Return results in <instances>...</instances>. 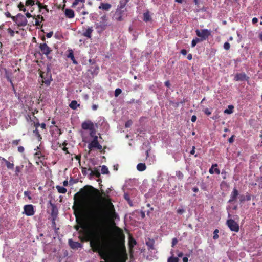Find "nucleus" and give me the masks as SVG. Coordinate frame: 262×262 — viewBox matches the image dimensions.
Wrapping results in <instances>:
<instances>
[{
    "mask_svg": "<svg viewBox=\"0 0 262 262\" xmlns=\"http://www.w3.org/2000/svg\"><path fill=\"white\" fill-rule=\"evenodd\" d=\"M107 204L106 211L100 208L92 210L90 216L93 221L90 224H85L82 221H76L79 225L75 227L76 230H81L79 233L82 236L81 241H90V246L95 252H98L101 259L106 258V252L102 249L100 242H103L105 246H111L113 241L111 239V230L105 226L107 219L114 220L116 217L114 206L109 198H103Z\"/></svg>",
    "mask_w": 262,
    "mask_h": 262,
    "instance_id": "obj_1",
    "label": "nucleus"
},
{
    "mask_svg": "<svg viewBox=\"0 0 262 262\" xmlns=\"http://www.w3.org/2000/svg\"><path fill=\"white\" fill-rule=\"evenodd\" d=\"M114 232L115 234V237L113 235V232L111 231V239L113 241V244L111 246H105L103 242H100L101 245L102 246V249L106 252V258L103 259L105 261H101L100 262H125V259L121 255H118L115 257L113 258L111 261L107 260L108 257V253L107 250L108 249H115L117 247V244H119L120 248L123 250V252L125 254L126 250L124 246L125 235L123 233L122 230L117 226L114 227Z\"/></svg>",
    "mask_w": 262,
    "mask_h": 262,
    "instance_id": "obj_2",
    "label": "nucleus"
},
{
    "mask_svg": "<svg viewBox=\"0 0 262 262\" xmlns=\"http://www.w3.org/2000/svg\"><path fill=\"white\" fill-rule=\"evenodd\" d=\"M89 190H85L81 191V192L77 193L74 196L75 203L79 209H82L84 205V199L87 196Z\"/></svg>",
    "mask_w": 262,
    "mask_h": 262,
    "instance_id": "obj_3",
    "label": "nucleus"
},
{
    "mask_svg": "<svg viewBox=\"0 0 262 262\" xmlns=\"http://www.w3.org/2000/svg\"><path fill=\"white\" fill-rule=\"evenodd\" d=\"M127 13L126 9H122L117 8L114 14L113 18L117 21H122L124 20V18L127 17Z\"/></svg>",
    "mask_w": 262,
    "mask_h": 262,
    "instance_id": "obj_4",
    "label": "nucleus"
},
{
    "mask_svg": "<svg viewBox=\"0 0 262 262\" xmlns=\"http://www.w3.org/2000/svg\"><path fill=\"white\" fill-rule=\"evenodd\" d=\"M40 76L42 79V83H44L47 86L50 84L52 81L51 72L49 68H47L46 71H40Z\"/></svg>",
    "mask_w": 262,
    "mask_h": 262,
    "instance_id": "obj_5",
    "label": "nucleus"
},
{
    "mask_svg": "<svg viewBox=\"0 0 262 262\" xmlns=\"http://www.w3.org/2000/svg\"><path fill=\"white\" fill-rule=\"evenodd\" d=\"M12 19L18 27L26 26L28 23L26 18L21 13H18L14 17H12Z\"/></svg>",
    "mask_w": 262,
    "mask_h": 262,
    "instance_id": "obj_6",
    "label": "nucleus"
},
{
    "mask_svg": "<svg viewBox=\"0 0 262 262\" xmlns=\"http://www.w3.org/2000/svg\"><path fill=\"white\" fill-rule=\"evenodd\" d=\"M196 35L200 38L201 41H203L208 38L211 35V31L206 29L198 30L196 31Z\"/></svg>",
    "mask_w": 262,
    "mask_h": 262,
    "instance_id": "obj_7",
    "label": "nucleus"
},
{
    "mask_svg": "<svg viewBox=\"0 0 262 262\" xmlns=\"http://www.w3.org/2000/svg\"><path fill=\"white\" fill-rule=\"evenodd\" d=\"M88 147L90 151L94 148H97L99 150L102 149V145L99 144L98 141V136L94 137L92 141L89 144Z\"/></svg>",
    "mask_w": 262,
    "mask_h": 262,
    "instance_id": "obj_8",
    "label": "nucleus"
},
{
    "mask_svg": "<svg viewBox=\"0 0 262 262\" xmlns=\"http://www.w3.org/2000/svg\"><path fill=\"white\" fill-rule=\"evenodd\" d=\"M226 224L231 231L237 232L239 231L238 224L232 219H229L226 222Z\"/></svg>",
    "mask_w": 262,
    "mask_h": 262,
    "instance_id": "obj_9",
    "label": "nucleus"
},
{
    "mask_svg": "<svg viewBox=\"0 0 262 262\" xmlns=\"http://www.w3.org/2000/svg\"><path fill=\"white\" fill-rule=\"evenodd\" d=\"M39 49L42 54L45 55L46 56L51 53L52 50L46 43H40L39 46Z\"/></svg>",
    "mask_w": 262,
    "mask_h": 262,
    "instance_id": "obj_10",
    "label": "nucleus"
},
{
    "mask_svg": "<svg viewBox=\"0 0 262 262\" xmlns=\"http://www.w3.org/2000/svg\"><path fill=\"white\" fill-rule=\"evenodd\" d=\"M49 204H50L52 209H51V216L52 217V223L53 224H55V220L56 219L58 214V210L56 205L52 203L51 201H49Z\"/></svg>",
    "mask_w": 262,
    "mask_h": 262,
    "instance_id": "obj_11",
    "label": "nucleus"
},
{
    "mask_svg": "<svg viewBox=\"0 0 262 262\" xmlns=\"http://www.w3.org/2000/svg\"><path fill=\"white\" fill-rule=\"evenodd\" d=\"M24 212L27 216H32L35 213L34 207L31 204L26 205L24 207Z\"/></svg>",
    "mask_w": 262,
    "mask_h": 262,
    "instance_id": "obj_12",
    "label": "nucleus"
},
{
    "mask_svg": "<svg viewBox=\"0 0 262 262\" xmlns=\"http://www.w3.org/2000/svg\"><path fill=\"white\" fill-rule=\"evenodd\" d=\"M94 123L90 120H87L81 124V128L84 130H93Z\"/></svg>",
    "mask_w": 262,
    "mask_h": 262,
    "instance_id": "obj_13",
    "label": "nucleus"
},
{
    "mask_svg": "<svg viewBox=\"0 0 262 262\" xmlns=\"http://www.w3.org/2000/svg\"><path fill=\"white\" fill-rule=\"evenodd\" d=\"M249 78L245 73H237L235 75L234 80L236 81H248Z\"/></svg>",
    "mask_w": 262,
    "mask_h": 262,
    "instance_id": "obj_14",
    "label": "nucleus"
},
{
    "mask_svg": "<svg viewBox=\"0 0 262 262\" xmlns=\"http://www.w3.org/2000/svg\"><path fill=\"white\" fill-rule=\"evenodd\" d=\"M239 192L237 189L235 187L233 188L231 194L230 198L228 201L229 203H232L236 201Z\"/></svg>",
    "mask_w": 262,
    "mask_h": 262,
    "instance_id": "obj_15",
    "label": "nucleus"
},
{
    "mask_svg": "<svg viewBox=\"0 0 262 262\" xmlns=\"http://www.w3.org/2000/svg\"><path fill=\"white\" fill-rule=\"evenodd\" d=\"M98 8L104 11H108L112 8V5L107 3H101Z\"/></svg>",
    "mask_w": 262,
    "mask_h": 262,
    "instance_id": "obj_16",
    "label": "nucleus"
},
{
    "mask_svg": "<svg viewBox=\"0 0 262 262\" xmlns=\"http://www.w3.org/2000/svg\"><path fill=\"white\" fill-rule=\"evenodd\" d=\"M64 14L66 17L69 19L73 18L75 17L74 11L71 9H66L64 10Z\"/></svg>",
    "mask_w": 262,
    "mask_h": 262,
    "instance_id": "obj_17",
    "label": "nucleus"
},
{
    "mask_svg": "<svg viewBox=\"0 0 262 262\" xmlns=\"http://www.w3.org/2000/svg\"><path fill=\"white\" fill-rule=\"evenodd\" d=\"M93 31V27H89L85 29V30L83 32L82 35L84 37H87L88 38H91L92 37V34Z\"/></svg>",
    "mask_w": 262,
    "mask_h": 262,
    "instance_id": "obj_18",
    "label": "nucleus"
},
{
    "mask_svg": "<svg viewBox=\"0 0 262 262\" xmlns=\"http://www.w3.org/2000/svg\"><path fill=\"white\" fill-rule=\"evenodd\" d=\"M69 244L72 249H77L81 247V244L78 242H74L72 239L69 240Z\"/></svg>",
    "mask_w": 262,
    "mask_h": 262,
    "instance_id": "obj_19",
    "label": "nucleus"
},
{
    "mask_svg": "<svg viewBox=\"0 0 262 262\" xmlns=\"http://www.w3.org/2000/svg\"><path fill=\"white\" fill-rule=\"evenodd\" d=\"M96 25V28L97 29H100L101 31H104L107 26L106 23H105V22H100L99 23H96L95 24Z\"/></svg>",
    "mask_w": 262,
    "mask_h": 262,
    "instance_id": "obj_20",
    "label": "nucleus"
},
{
    "mask_svg": "<svg viewBox=\"0 0 262 262\" xmlns=\"http://www.w3.org/2000/svg\"><path fill=\"white\" fill-rule=\"evenodd\" d=\"M88 170L91 171V176H95L97 178H99L100 177V173L97 168H94V170H92L91 168H89Z\"/></svg>",
    "mask_w": 262,
    "mask_h": 262,
    "instance_id": "obj_21",
    "label": "nucleus"
},
{
    "mask_svg": "<svg viewBox=\"0 0 262 262\" xmlns=\"http://www.w3.org/2000/svg\"><path fill=\"white\" fill-rule=\"evenodd\" d=\"M68 51H69V54L67 55V57L69 58H70V59L72 61L73 64H77L78 62L75 59L73 51H72V50H71V49L69 50Z\"/></svg>",
    "mask_w": 262,
    "mask_h": 262,
    "instance_id": "obj_22",
    "label": "nucleus"
},
{
    "mask_svg": "<svg viewBox=\"0 0 262 262\" xmlns=\"http://www.w3.org/2000/svg\"><path fill=\"white\" fill-rule=\"evenodd\" d=\"M154 244L155 241L152 239L148 238L147 241H146V244L148 247V250L154 249Z\"/></svg>",
    "mask_w": 262,
    "mask_h": 262,
    "instance_id": "obj_23",
    "label": "nucleus"
},
{
    "mask_svg": "<svg viewBox=\"0 0 262 262\" xmlns=\"http://www.w3.org/2000/svg\"><path fill=\"white\" fill-rule=\"evenodd\" d=\"M34 19H35V25L36 26H40L41 23L44 20L43 17L40 15L36 16Z\"/></svg>",
    "mask_w": 262,
    "mask_h": 262,
    "instance_id": "obj_24",
    "label": "nucleus"
},
{
    "mask_svg": "<svg viewBox=\"0 0 262 262\" xmlns=\"http://www.w3.org/2000/svg\"><path fill=\"white\" fill-rule=\"evenodd\" d=\"M2 160H3V161H4V162L5 163L6 165V166H7V168L8 169H13L14 168V165L13 163H10L9 161H8V160H7L6 159H5L4 158H2Z\"/></svg>",
    "mask_w": 262,
    "mask_h": 262,
    "instance_id": "obj_25",
    "label": "nucleus"
},
{
    "mask_svg": "<svg viewBox=\"0 0 262 262\" xmlns=\"http://www.w3.org/2000/svg\"><path fill=\"white\" fill-rule=\"evenodd\" d=\"M129 0H120L119 5H118L117 8L122 9H125V7Z\"/></svg>",
    "mask_w": 262,
    "mask_h": 262,
    "instance_id": "obj_26",
    "label": "nucleus"
},
{
    "mask_svg": "<svg viewBox=\"0 0 262 262\" xmlns=\"http://www.w3.org/2000/svg\"><path fill=\"white\" fill-rule=\"evenodd\" d=\"M24 167L23 165H20L19 166H17L15 167V175L17 177H19L20 175V173H21L23 168Z\"/></svg>",
    "mask_w": 262,
    "mask_h": 262,
    "instance_id": "obj_27",
    "label": "nucleus"
},
{
    "mask_svg": "<svg viewBox=\"0 0 262 262\" xmlns=\"http://www.w3.org/2000/svg\"><path fill=\"white\" fill-rule=\"evenodd\" d=\"M79 106L80 104L76 100H72L69 104V107L73 110H76Z\"/></svg>",
    "mask_w": 262,
    "mask_h": 262,
    "instance_id": "obj_28",
    "label": "nucleus"
},
{
    "mask_svg": "<svg viewBox=\"0 0 262 262\" xmlns=\"http://www.w3.org/2000/svg\"><path fill=\"white\" fill-rule=\"evenodd\" d=\"M137 169L139 171H143L146 169V166L145 163H140L137 165Z\"/></svg>",
    "mask_w": 262,
    "mask_h": 262,
    "instance_id": "obj_29",
    "label": "nucleus"
},
{
    "mask_svg": "<svg viewBox=\"0 0 262 262\" xmlns=\"http://www.w3.org/2000/svg\"><path fill=\"white\" fill-rule=\"evenodd\" d=\"M151 18L148 12L143 14V20L145 22H148L151 20Z\"/></svg>",
    "mask_w": 262,
    "mask_h": 262,
    "instance_id": "obj_30",
    "label": "nucleus"
},
{
    "mask_svg": "<svg viewBox=\"0 0 262 262\" xmlns=\"http://www.w3.org/2000/svg\"><path fill=\"white\" fill-rule=\"evenodd\" d=\"M234 109V106L232 105H230L228 106V108L225 110L224 113L227 114H230L233 113Z\"/></svg>",
    "mask_w": 262,
    "mask_h": 262,
    "instance_id": "obj_31",
    "label": "nucleus"
},
{
    "mask_svg": "<svg viewBox=\"0 0 262 262\" xmlns=\"http://www.w3.org/2000/svg\"><path fill=\"white\" fill-rule=\"evenodd\" d=\"M56 188L60 193H66L67 192V189L63 187L60 186H56Z\"/></svg>",
    "mask_w": 262,
    "mask_h": 262,
    "instance_id": "obj_32",
    "label": "nucleus"
},
{
    "mask_svg": "<svg viewBox=\"0 0 262 262\" xmlns=\"http://www.w3.org/2000/svg\"><path fill=\"white\" fill-rule=\"evenodd\" d=\"M33 134L37 138L38 141H40L42 139V137H41V135L39 134L38 129H35V130H34Z\"/></svg>",
    "mask_w": 262,
    "mask_h": 262,
    "instance_id": "obj_33",
    "label": "nucleus"
},
{
    "mask_svg": "<svg viewBox=\"0 0 262 262\" xmlns=\"http://www.w3.org/2000/svg\"><path fill=\"white\" fill-rule=\"evenodd\" d=\"M101 173L103 174H108L109 171L108 168L105 165H102L101 167Z\"/></svg>",
    "mask_w": 262,
    "mask_h": 262,
    "instance_id": "obj_34",
    "label": "nucleus"
},
{
    "mask_svg": "<svg viewBox=\"0 0 262 262\" xmlns=\"http://www.w3.org/2000/svg\"><path fill=\"white\" fill-rule=\"evenodd\" d=\"M79 2L82 3L83 4L85 2V0H74L72 4L71 7L72 8H75Z\"/></svg>",
    "mask_w": 262,
    "mask_h": 262,
    "instance_id": "obj_35",
    "label": "nucleus"
},
{
    "mask_svg": "<svg viewBox=\"0 0 262 262\" xmlns=\"http://www.w3.org/2000/svg\"><path fill=\"white\" fill-rule=\"evenodd\" d=\"M17 7L19 8L20 11H23L24 12H25L26 11L25 5H24L23 3H22V2H20L18 4Z\"/></svg>",
    "mask_w": 262,
    "mask_h": 262,
    "instance_id": "obj_36",
    "label": "nucleus"
},
{
    "mask_svg": "<svg viewBox=\"0 0 262 262\" xmlns=\"http://www.w3.org/2000/svg\"><path fill=\"white\" fill-rule=\"evenodd\" d=\"M200 41H201V40L198 38H195V39H193L191 42V47H194L196 46V45L197 44V43L200 42Z\"/></svg>",
    "mask_w": 262,
    "mask_h": 262,
    "instance_id": "obj_37",
    "label": "nucleus"
},
{
    "mask_svg": "<svg viewBox=\"0 0 262 262\" xmlns=\"http://www.w3.org/2000/svg\"><path fill=\"white\" fill-rule=\"evenodd\" d=\"M35 4V1L34 0H26V6H33Z\"/></svg>",
    "mask_w": 262,
    "mask_h": 262,
    "instance_id": "obj_38",
    "label": "nucleus"
},
{
    "mask_svg": "<svg viewBox=\"0 0 262 262\" xmlns=\"http://www.w3.org/2000/svg\"><path fill=\"white\" fill-rule=\"evenodd\" d=\"M217 167V164H213L211 168L209 169V172L212 174L214 173V167Z\"/></svg>",
    "mask_w": 262,
    "mask_h": 262,
    "instance_id": "obj_39",
    "label": "nucleus"
},
{
    "mask_svg": "<svg viewBox=\"0 0 262 262\" xmlns=\"http://www.w3.org/2000/svg\"><path fill=\"white\" fill-rule=\"evenodd\" d=\"M136 244H137V242H136V240L132 237H130V238H129L130 246L133 247L134 245H136Z\"/></svg>",
    "mask_w": 262,
    "mask_h": 262,
    "instance_id": "obj_40",
    "label": "nucleus"
},
{
    "mask_svg": "<svg viewBox=\"0 0 262 262\" xmlns=\"http://www.w3.org/2000/svg\"><path fill=\"white\" fill-rule=\"evenodd\" d=\"M168 262H179L178 257H170L168 259Z\"/></svg>",
    "mask_w": 262,
    "mask_h": 262,
    "instance_id": "obj_41",
    "label": "nucleus"
},
{
    "mask_svg": "<svg viewBox=\"0 0 262 262\" xmlns=\"http://www.w3.org/2000/svg\"><path fill=\"white\" fill-rule=\"evenodd\" d=\"M90 136L93 138V139H94V137L95 136H97L95 134H96V130L95 129V127H93V130H90Z\"/></svg>",
    "mask_w": 262,
    "mask_h": 262,
    "instance_id": "obj_42",
    "label": "nucleus"
},
{
    "mask_svg": "<svg viewBox=\"0 0 262 262\" xmlns=\"http://www.w3.org/2000/svg\"><path fill=\"white\" fill-rule=\"evenodd\" d=\"M122 92L121 89L117 88L115 90L114 95L115 97H118Z\"/></svg>",
    "mask_w": 262,
    "mask_h": 262,
    "instance_id": "obj_43",
    "label": "nucleus"
},
{
    "mask_svg": "<svg viewBox=\"0 0 262 262\" xmlns=\"http://www.w3.org/2000/svg\"><path fill=\"white\" fill-rule=\"evenodd\" d=\"M218 233H219V230L218 229H215L214 231V232H213V238L214 239H217V238H219Z\"/></svg>",
    "mask_w": 262,
    "mask_h": 262,
    "instance_id": "obj_44",
    "label": "nucleus"
},
{
    "mask_svg": "<svg viewBox=\"0 0 262 262\" xmlns=\"http://www.w3.org/2000/svg\"><path fill=\"white\" fill-rule=\"evenodd\" d=\"M63 4L62 6L61 4L58 5L57 6V8L58 9H61L63 10L64 9V8L66 7V0H63Z\"/></svg>",
    "mask_w": 262,
    "mask_h": 262,
    "instance_id": "obj_45",
    "label": "nucleus"
},
{
    "mask_svg": "<svg viewBox=\"0 0 262 262\" xmlns=\"http://www.w3.org/2000/svg\"><path fill=\"white\" fill-rule=\"evenodd\" d=\"M230 48V45L229 42H226L224 43V48L226 50H229Z\"/></svg>",
    "mask_w": 262,
    "mask_h": 262,
    "instance_id": "obj_46",
    "label": "nucleus"
},
{
    "mask_svg": "<svg viewBox=\"0 0 262 262\" xmlns=\"http://www.w3.org/2000/svg\"><path fill=\"white\" fill-rule=\"evenodd\" d=\"M133 122L131 120H128L125 124L126 128L129 127L132 125Z\"/></svg>",
    "mask_w": 262,
    "mask_h": 262,
    "instance_id": "obj_47",
    "label": "nucleus"
},
{
    "mask_svg": "<svg viewBox=\"0 0 262 262\" xmlns=\"http://www.w3.org/2000/svg\"><path fill=\"white\" fill-rule=\"evenodd\" d=\"M20 142V139L14 140L12 142V144L13 145L16 146L18 145Z\"/></svg>",
    "mask_w": 262,
    "mask_h": 262,
    "instance_id": "obj_48",
    "label": "nucleus"
},
{
    "mask_svg": "<svg viewBox=\"0 0 262 262\" xmlns=\"http://www.w3.org/2000/svg\"><path fill=\"white\" fill-rule=\"evenodd\" d=\"M176 176L179 178V179H182L183 178V174L180 171L177 172Z\"/></svg>",
    "mask_w": 262,
    "mask_h": 262,
    "instance_id": "obj_49",
    "label": "nucleus"
},
{
    "mask_svg": "<svg viewBox=\"0 0 262 262\" xmlns=\"http://www.w3.org/2000/svg\"><path fill=\"white\" fill-rule=\"evenodd\" d=\"M100 19H101L102 22H105V23H106L107 20V17L106 15L104 14L101 17Z\"/></svg>",
    "mask_w": 262,
    "mask_h": 262,
    "instance_id": "obj_50",
    "label": "nucleus"
},
{
    "mask_svg": "<svg viewBox=\"0 0 262 262\" xmlns=\"http://www.w3.org/2000/svg\"><path fill=\"white\" fill-rule=\"evenodd\" d=\"M24 195L25 196H27L28 198L29 199V200H31L32 199L31 195H30V191H25L24 192Z\"/></svg>",
    "mask_w": 262,
    "mask_h": 262,
    "instance_id": "obj_51",
    "label": "nucleus"
},
{
    "mask_svg": "<svg viewBox=\"0 0 262 262\" xmlns=\"http://www.w3.org/2000/svg\"><path fill=\"white\" fill-rule=\"evenodd\" d=\"M26 17L27 18H30V17H33V18H35V17H36V15H32L30 13L27 12L26 14H25Z\"/></svg>",
    "mask_w": 262,
    "mask_h": 262,
    "instance_id": "obj_52",
    "label": "nucleus"
},
{
    "mask_svg": "<svg viewBox=\"0 0 262 262\" xmlns=\"http://www.w3.org/2000/svg\"><path fill=\"white\" fill-rule=\"evenodd\" d=\"M204 113L209 116L211 114V112L210 111V110L208 108H206L204 110Z\"/></svg>",
    "mask_w": 262,
    "mask_h": 262,
    "instance_id": "obj_53",
    "label": "nucleus"
},
{
    "mask_svg": "<svg viewBox=\"0 0 262 262\" xmlns=\"http://www.w3.org/2000/svg\"><path fill=\"white\" fill-rule=\"evenodd\" d=\"M178 243V240L176 238H174L172 239V243H171V246L174 247Z\"/></svg>",
    "mask_w": 262,
    "mask_h": 262,
    "instance_id": "obj_54",
    "label": "nucleus"
},
{
    "mask_svg": "<svg viewBox=\"0 0 262 262\" xmlns=\"http://www.w3.org/2000/svg\"><path fill=\"white\" fill-rule=\"evenodd\" d=\"M25 151L24 147L23 146H19L18 147V151L20 153H23Z\"/></svg>",
    "mask_w": 262,
    "mask_h": 262,
    "instance_id": "obj_55",
    "label": "nucleus"
},
{
    "mask_svg": "<svg viewBox=\"0 0 262 262\" xmlns=\"http://www.w3.org/2000/svg\"><path fill=\"white\" fill-rule=\"evenodd\" d=\"M8 32L10 34L11 36H13L14 35V31L13 30H12L11 29L9 28L8 29Z\"/></svg>",
    "mask_w": 262,
    "mask_h": 262,
    "instance_id": "obj_56",
    "label": "nucleus"
},
{
    "mask_svg": "<svg viewBox=\"0 0 262 262\" xmlns=\"http://www.w3.org/2000/svg\"><path fill=\"white\" fill-rule=\"evenodd\" d=\"M5 16L8 18H11L12 19V17H14V16H12L10 13L8 11L5 12Z\"/></svg>",
    "mask_w": 262,
    "mask_h": 262,
    "instance_id": "obj_57",
    "label": "nucleus"
},
{
    "mask_svg": "<svg viewBox=\"0 0 262 262\" xmlns=\"http://www.w3.org/2000/svg\"><path fill=\"white\" fill-rule=\"evenodd\" d=\"M36 4L38 6L39 9L40 10L42 9V4L40 3L38 0H36Z\"/></svg>",
    "mask_w": 262,
    "mask_h": 262,
    "instance_id": "obj_58",
    "label": "nucleus"
},
{
    "mask_svg": "<svg viewBox=\"0 0 262 262\" xmlns=\"http://www.w3.org/2000/svg\"><path fill=\"white\" fill-rule=\"evenodd\" d=\"M88 169L86 168L83 167L82 168V173L83 175H86L87 174V171Z\"/></svg>",
    "mask_w": 262,
    "mask_h": 262,
    "instance_id": "obj_59",
    "label": "nucleus"
},
{
    "mask_svg": "<svg viewBox=\"0 0 262 262\" xmlns=\"http://www.w3.org/2000/svg\"><path fill=\"white\" fill-rule=\"evenodd\" d=\"M34 126L35 127V129H38V127L40 126L41 124H39V122H34Z\"/></svg>",
    "mask_w": 262,
    "mask_h": 262,
    "instance_id": "obj_60",
    "label": "nucleus"
},
{
    "mask_svg": "<svg viewBox=\"0 0 262 262\" xmlns=\"http://www.w3.org/2000/svg\"><path fill=\"white\" fill-rule=\"evenodd\" d=\"M234 135H232L228 140V141L229 143H233V141H234Z\"/></svg>",
    "mask_w": 262,
    "mask_h": 262,
    "instance_id": "obj_61",
    "label": "nucleus"
},
{
    "mask_svg": "<svg viewBox=\"0 0 262 262\" xmlns=\"http://www.w3.org/2000/svg\"><path fill=\"white\" fill-rule=\"evenodd\" d=\"M245 200V196L244 195H242L239 196V201L241 202H243Z\"/></svg>",
    "mask_w": 262,
    "mask_h": 262,
    "instance_id": "obj_62",
    "label": "nucleus"
},
{
    "mask_svg": "<svg viewBox=\"0 0 262 262\" xmlns=\"http://www.w3.org/2000/svg\"><path fill=\"white\" fill-rule=\"evenodd\" d=\"M181 53L183 55H186L187 53V51L185 49H182L181 51Z\"/></svg>",
    "mask_w": 262,
    "mask_h": 262,
    "instance_id": "obj_63",
    "label": "nucleus"
},
{
    "mask_svg": "<svg viewBox=\"0 0 262 262\" xmlns=\"http://www.w3.org/2000/svg\"><path fill=\"white\" fill-rule=\"evenodd\" d=\"M53 34V33L52 31H51V32L48 33L47 34L46 36H47V38H51Z\"/></svg>",
    "mask_w": 262,
    "mask_h": 262,
    "instance_id": "obj_64",
    "label": "nucleus"
}]
</instances>
